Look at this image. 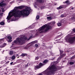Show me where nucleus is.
<instances>
[{"instance_id": "nucleus-19", "label": "nucleus", "mask_w": 75, "mask_h": 75, "mask_svg": "<svg viewBox=\"0 0 75 75\" xmlns=\"http://www.w3.org/2000/svg\"><path fill=\"white\" fill-rule=\"evenodd\" d=\"M26 55L27 54H26L22 53L21 55V57H25Z\"/></svg>"}, {"instance_id": "nucleus-46", "label": "nucleus", "mask_w": 75, "mask_h": 75, "mask_svg": "<svg viewBox=\"0 0 75 75\" xmlns=\"http://www.w3.org/2000/svg\"><path fill=\"white\" fill-rule=\"evenodd\" d=\"M34 7H37V6L35 5L34 6Z\"/></svg>"}, {"instance_id": "nucleus-41", "label": "nucleus", "mask_w": 75, "mask_h": 75, "mask_svg": "<svg viewBox=\"0 0 75 75\" xmlns=\"http://www.w3.org/2000/svg\"><path fill=\"white\" fill-rule=\"evenodd\" d=\"M6 59H7V57H6V58H5Z\"/></svg>"}, {"instance_id": "nucleus-9", "label": "nucleus", "mask_w": 75, "mask_h": 75, "mask_svg": "<svg viewBox=\"0 0 75 75\" xmlns=\"http://www.w3.org/2000/svg\"><path fill=\"white\" fill-rule=\"evenodd\" d=\"M64 52L62 50H60V55L61 56V57H62L66 55L65 53H64Z\"/></svg>"}, {"instance_id": "nucleus-45", "label": "nucleus", "mask_w": 75, "mask_h": 75, "mask_svg": "<svg viewBox=\"0 0 75 75\" xmlns=\"http://www.w3.org/2000/svg\"><path fill=\"white\" fill-rule=\"evenodd\" d=\"M54 58L52 59V60H54Z\"/></svg>"}, {"instance_id": "nucleus-43", "label": "nucleus", "mask_w": 75, "mask_h": 75, "mask_svg": "<svg viewBox=\"0 0 75 75\" xmlns=\"http://www.w3.org/2000/svg\"><path fill=\"white\" fill-rule=\"evenodd\" d=\"M71 10H74V8L72 7V8H71Z\"/></svg>"}, {"instance_id": "nucleus-10", "label": "nucleus", "mask_w": 75, "mask_h": 75, "mask_svg": "<svg viewBox=\"0 0 75 75\" xmlns=\"http://www.w3.org/2000/svg\"><path fill=\"white\" fill-rule=\"evenodd\" d=\"M7 38L8 39V42H10L12 41V40H11V39H12V38L11 37V36H8Z\"/></svg>"}, {"instance_id": "nucleus-33", "label": "nucleus", "mask_w": 75, "mask_h": 75, "mask_svg": "<svg viewBox=\"0 0 75 75\" xmlns=\"http://www.w3.org/2000/svg\"><path fill=\"white\" fill-rule=\"evenodd\" d=\"M71 20H74L75 19V17H72L71 18Z\"/></svg>"}, {"instance_id": "nucleus-51", "label": "nucleus", "mask_w": 75, "mask_h": 75, "mask_svg": "<svg viewBox=\"0 0 75 75\" xmlns=\"http://www.w3.org/2000/svg\"><path fill=\"white\" fill-rule=\"evenodd\" d=\"M19 61H20V60H19Z\"/></svg>"}, {"instance_id": "nucleus-13", "label": "nucleus", "mask_w": 75, "mask_h": 75, "mask_svg": "<svg viewBox=\"0 0 75 75\" xmlns=\"http://www.w3.org/2000/svg\"><path fill=\"white\" fill-rule=\"evenodd\" d=\"M7 44L4 43L2 45L0 46V47L1 48H3Z\"/></svg>"}, {"instance_id": "nucleus-31", "label": "nucleus", "mask_w": 75, "mask_h": 75, "mask_svg": "<svg viewBox=\"0 0 75 75\" xmlns=\"http://www.w3.org/2000/svg\"><path fill=\"white\" fill-rule=\"evenodd\" d=\"M74 58H75V56L74 55L71 58V59H74Z\"/></svg>"}, {"instance_id": "nucleus-23", "label": "nucleus", "mask_w": 75, "mask_h": 75, "mask_svg": "<svg viewBox=\"0 0 75 75\" xmlns=\"http://www.w3.org/2000/svg\"><path fill=\"white\" fill-rule=\"evenodd\" d=\"M13 54V51H11L10 52V54L11 55Z\"/></svg>"}, {"instance_id": "nucleus-21", "label": "nucleus", "mask_w": 75, "mask_h": 75, "mask_svg": "<svg viewBox=\"0 0 75 75\" xmlns=\"http://www.w3.org/2000/svg\"><path fill=\"white\" fill-rule=\"evenodd\" d=\"M47 19H48V20H51L52 19V17H47Z\"/></svg>"}, {"instance_id": "nucleus-37", "label": "nucleus", "mask_w": 75, "mask_h": 75, "mask_svg": "<svg viewBox=\"0 0 75 75\" xmlns=\"http://www.w3.org/2000/svg\"><path fill=\"white\" fill-rule=\"evenodd\" d=\"M9 63V61H7V62H6V64H8V63Z\"/></svg>"}, {"instance_id": "nucleus-32", "label": "nucleus", "mask_w": 75, "mask_h": 75, "mask_svg": "<svg viewBox=\"0 0 75 75\" xmlns=\"http://www.w3.org/2000/svg\"><path fill=\"white\" fill-rule=\"evenodd\" d=\"M35 46L36 47H38V44H36L35 45Z\"/></svg>"}, {"instance_id": "nucleus-29", "label": "nucleus", "mask_w": 75, "mask_h": 75, "mask_svg": "<svg viewBox=\"0 0 75 75\" xmlns=\"http://www.w3.org/2000/svg\"><path fill=\"white\" fill-rule=\"evenodd\" d=\"M39 18H40V16H39L37 15L36 16V19H39Z\"/></svg>"}, {"instance_id": "nucleus-36", "label": "nucleus", "mask_w": 75, "mask_h": 75, "mask_svg": "<svg viewBox=\"0 0 75 75\" xmlns=\"http://www.w3.org/2000/svg\"><path fill=\"white\" fill-rule=\"evenodd\" d=\"M61 17H64V15H61Z\"/></svg>"}, {"instance_id": "nucleus-8", "label": "nucleus", "mask_w": 75, "mask_h": 75, "mask_svg": "<svg viewBox=\"0 0 75 75\" xmlns=\"http://www.w3.org/2000/svg\"><path fill=\"white\" fill-rule=\"evenodd\" d=\"M19 40H19V45H20V44L21 43V41H23L24 40H28L27 39V38L25 36H24L23 37H22L20 38L19 39Z\"/></svg>"}, {"instance_id": "nucleus-44", "label": "nucleus", "mask_w": 75, "mask_h": 75, "mask_svg": "<svg viewBox=\"0 0 75 75\" xmlns=\"http://www.w3.org/2000/svg\"><path fill=\"white\" fill-rule=\"evenodd\" d=\"M2 10H4V8H1Z\"/></svg>"}, {"instance_id": "nucleus-49", "label": "nucleus", "mask_w": 75, "mask_h": 75, "mask_svg": "<svg viewBox=\"0 0 75 75\" xmlns=\"http://www.w3.org/2000/svg\"><path fill=\"white\" fill-rule=\"evenodd\" d=\"M18 58H19V57H18Z\"/></svg>"}, {"instance_id": "nucleus-17", "label": "nucleus", "mask_w": 75, "mask_h": 75, "mask_svg": "<svg viewBox=\"0 0 75 75\" xmlns=\"http://www.w3.org/2000/svg\"><path fill=\"white\" fill-rule=\"evenodd\" d=\"M25 7L24 6H19V9H21L24 8Z\"/></svg>"}, {"instance_id": "nucleus-35", "label": "nucleus", "mask_w": 75, "mask_h": 75, "mask_svg": "<svg viewBox=\"0 0 75 75\" xmlns=\"http://www.w3.org/2000/svg\"><path fill=\"white\" fill-rule=\"evenodd\" d=\"M37 41H35L34 42H33L34 43H36V42H37Z\"/></svg>"}, {"instance_id": "nucleus-11", "label": "nucleus", "mask_w": 75, "mask_h": 75, "mask_svg": "<svg viewBox=\"0 0 75 75\" xmlns=\"http://www.w3.org/2000/svg\"><path fill=\"white\" fill-rule=\"evenodd\" d=\"M38 3H44V0H37Z\"/></svg>"}, {"instance_id": "nucleus-2", "label": "nucleus", "mask_w": 75, "mask_h": 75, "mask_svg": "<svg viewBox=\"0 0 75 75\" xmlns=\"http://www.w3.org/2000/svg\"><path fill=\"white\" fill-rule=\"evenodd\" d=\"M49 71L47 72V75H54L55 72L58 70L57 67L55 65L53 64L49 68Z\"/></svg>"}, {"instance_id": "nucleus-38", "label": "nucleus", "mask_w": 75, "mask_h": 75, "mask_svg": "<svg viewBox=\"0 0 75 75\" xmlns=\"http://www.w3.org/2000/svg\"><path fill=\"white\" fill-rule=\"evenodd\" d=\"M13 64V62H11V63H10V65H12Z\"/></svg>"}, {"instance_id": "nucleus-20", "label": "nucleus", "mask_w": 75, "mask_h": 75, "mask_svg": "<svg viewBox=\"0 0 75 75\" xmlns=\"http://www.w3.org/2000/svg\"><path fill=\"white\" fill-rule=\"evenodd\" d=\"M33 38V36L31 35L30 36V37L28 39L27 41H28V40H30L31 38Z\"/></svg>"}, {"instance_id": "nucleus-24", "label": "nucleus", "mask_w": 75, "mask_h": 75, "mask_svg": "<svg viewBox=\"0 0 75 75\" xmlns=\"http://www.w3.org/2000/svg\"><path fill=\"white\" fill-rule=\"evenodd\" d=\"M0 24H1V25H3L4 24V23L3 22H1L0 23Z\"/></svg>"}, {"instance_id": "nucleus-1", "label": "nucleus", "mask_w": 75, "mask_h": 75, "mask_svg": "<svg viewBox=\"0 0 75 75\" xmlns=\"http://www.w3.org/2000/svg\"><path fill=\"white\" fill-rule=\"evenodd\" d=\"M12 14H10L7 17L8 20H10L11 17H13L11 21H16L18 20L19 17V6L15 7L11 11Z\"/></svg>"}, {"instance_id": "nucleus-18", "label": "nucleus", "mask_w": 75, "mask_h": 75, "mask_svg": "<svg viewBox=\"0 0 75 75\" xmlns=\"http://www.w3.org/2000/svg\"><path fill=\"white\" fill-rule=\"evenodd\" d=\"M48 61L47 60H45L43 62V64H47V62H48Z\"/></svg>"}, {"instance_id": "nucleus-26", "label": "nucleus", "mask_w": 75, "mask_h": 75, "mask_svg": "<svg viewBox=\"0 0 75 75\" xmlns=\"http://www.w3.org/2000/svg\"><path fill=\"white\" fill-rule=\"evenodd\" d=\"M39 59V57L38 56L36 57L35 58V60H38Z\"/></svg>"}, {"instance_id": "nucleus-53", "label": "nucleus", "mask_w": 75, "mask_h": 75, "mask_svg": "<svg viewBox=\"0 0 75 75\" xmlns=\"http://www.w3.org/2000/svg\"><path fill=\"white\" fill-rule=\"evenodd\" d=\"M68 0H67V1H68Z\"/></svg>"}, {"instance_id": "nucleus-54", "label": "nucleus", "mask_w": 75, "mask_h": 75, "mask_svg": "<svg viewBox=\"0 0 75 75\" xmlns=\"http://www.w3.org/2000/svg\"><path fill=\"white\" fill-rule=\"evenodd\" d=\"M19 16H20V14H19Z\"/></svg>"}, {"instance_id": "nucleus-30", "label": "nucleus", "mask_w": 75, "mask_h": 75, "mask_svg": "<svg viewBox=\"0 0 75 75\" xmlns=\"http://www.w3.org/2000/svg\"><path fill=\"white\" fill-rule=\"evenodd\" d=\"M67 4H69V1H67L66 2H65Z\"/></svg>"}, {"instance_id": "nucleus-15", "label": "nucleus", "mask_w": 75, "mask_h": 75, "mask_svg": "<svg viewBox=\"0 0 75 75\" xmlns=\"http://www.w3.org/2000/svg\"><path fill=\"white\" fill-rule=\"evenodd\" d=\"M63 8V6H60L59 7L57 8V10H60V9H62Z\"/></svg>"}, {"instance_id": "nucleus-28", "label": "nucleus", "mask_w": 75, "mask_h": 75, "mask_svg": "<svg viewBox=\"0 0 75 75\" xmlns=\"http://www.w3.org/2000/svg\"><path fill=\"white\" fill-rule=\"evenodd\" d=\"M57 25L58 26H61V23H59L57 24Z\"/></svg>"}, {"instance_id": "nucleus-48", "label": "nucleus", "mask_w": 75, "mask_h": 75, "mask_svg": "<svg viewBox=\"0 0 75 75\" xmlns=\"http://www.w3.org/2000/svg\"><path fill=\"white\" fill-rule=\"evenodd\" d=\"M21 0V1H23V0Z\"/></svg>"}, {"instance_id": "nucleus-16", "label": "nucleus", "mask_w": 75, "mask_h": 75, "mask_svg": "<svg viewBox=\"0 0 75 75\" xmlns=\"http://www.w3.org/2000/svg\"><path fill=\"white\" fill-rule=\"evenodd\" d=\"M5 6V4L4 3H1L0 4V6L1 7H3V6Z\"/></svg>"}, {"instance_id": "nucleus-4", "label": "nucleus", "mask_w": 75, "mask_h": 75, "mask_svg": "<svg viewBox=\"0 0 75 75\" xmlns=\"http://www.w3.org/2000/svg\"><path fill=\"white\" fill-rule=\"evenodd\" d=\"M40 28L41 29L40 30H42V31L44 30L45 28H46L45 29V31H47L49 30H50V29H52V27L50 25L48 26V25L47 24H45L42 26L41 28Z\"/></svg>"}, {"instance_id": "nucleus-47", "label": "nucleus", "mask_w": 75, "mask_h": 75, "mask_svg": "<svg viewBox=\"0 0 75 75\" xmlns=\"http://www.w3.org/2000/svg\"><path fill=\"white\" fill-rule=\"evenodd\" d=\"M60 58V57H59V58H58V59H59Z\"/></svg>"}, {"instance_id": "nucleus-5", "label": "nucleus", "mask_w": 75, "mask_h": 75, "mask_svg": "<svg viewBox=\"0 0 75 75\" xmlns=\"http://www.w3.org/2000/svg\"><path fill=\"white\" fill-rule=\"evenodd\" d=\"M68 42L70 44H72L75 41V36L72 38H70L68 39Z\"/></svg>"}, {"instance_id": "nucleus-40", "label": "nucleus", "mask_w": 75, "mask_h": 75, "mask_svg": "<svg viewBox=\"0 0 75 75\" xmlns=\"http://www.w3.org/2000/svg\"><path fill=\"white\" fill-rule=\"evenodd\" d=\"M17 62L18 63L19 62V60H18L17 61Z\"/></svg>"}, {"instance_id": "nucleus-6", "label": "nucleus", "mask_w": 75, "mask_h": 75, "mask_svg": "<svg viewBox=\"0 0 75 75\" xmlns=\"http://www.w3.org/2000/svg\"><path fill=\"white\" fill-rule=\"evenodd\" d=\"M18 43H19V37H18L16 40L12 42V45H15L18 44Z\"/></svg>"}, {"instance_id": "nucleus-34", "label": "nucleus", "mask_w": 75, "mask_h": 75, "mask_svg": "<svg viewBox=\"0 0 75 75\" xmlns=\"http://www.w3.org/2000/svg\"><path fill=\"white\" fill-rule=\"evenodd\" d=\"M7 64L5 63V64L4 65V67H6V65H7Z\"/></svg>"}, {"instance_id": "nucleus-3", "label": "nucleus", "mask_w": 75, "mask_h": 75, "mask_svg": "<svg viewBox=\"0 0 75 75\" xmlns=\"http://www.w3.org/2000/svg\"><path fill=\"white\" fill-rule=\"evenodd\" d=\"M31 9L30 7L27 6L25 8V9H23L21 11H19V12H21V15L23 16H28L30 14Z\"/></svg>"}, {"instance_id": "nucleus-12", "label": "nucleus", "mask_w": 75, "mask_h": 75, "mask_svg": "<svg viewBox=\"0 0 75 75\" xmlns=\"http://www.w3.org/2000/svg\"><path fill=\"white\" fill-rule=\"evenodd\" d=\"M40 68H41V67H40V66L38 65L36 66L34 68L35 70H37V69H40Z\"/></svg>"}, {"instance_id": "nucleus-7", "label": "nucleus", "mask_w": 75, "mask_h": 75, "mask_svg": "<svg viewBox=\"0 0 75 75\" xmlns=\"http://www.w3.org/2000/svg\"><path fill=\"white\" fill-rule=\"evenodd\" d=\"M41 31H42V30H41V28H40L38 29V30L36 34H35L33 37H38V35H39V34H40V33H42L43 32Z\"/></svg>"}, {"instance_id": "nucleus-14", "label": "nucleus", "mask_w": 75, "mask_h": 75, "mask_svg": "<svg viewBox=\"0 0 75 75\" xmlns=\"http://www.w3.org/2000/svg\"><path fill=\"white\" fill-rule=\"evenodd\" d=\"M43 65H44V64L42 63H40L39 64V66L40 67V68H41L42 67Z\"/></svg>"}, {"instance_id": "nucleus-50", "label": "nucleus", "mask_w": 75, "mask_h": 75, "mask_svg": "<svg viewBox=\"0 0 75 75\" xmlns=\"http://www.w3.org/2000/svg\"><path fill=\"white\" fill-rule=\"evenodd\" d=\"M19 47H21V46H19Z\"/></svg>"}, {"instance_id": "nucleus-39", "label": "nucleus", "mask_w": 75, "mask_h": 75, "mask_svg": "<svg viewBox=\"0 0 75 75\" xmlns=\"http://www.w3.org/2000/svg\"><path fill=\"white\" fill-rule=\"evenodd\" d=\"M39 75H42V74L41 73H40L39 74Z\"/></svg>"}, {"instance_id": "nucleus-22", "label": "nucleus", "mask_w": 75, "mask_h": 75, "mask_svg": "<svg viewBox=\"0 0 75 75\" xmlns=\"http://www.w3.org/2000/svg\"><path fill=\"white\" fill-rule=\"evenodd\" d=\"M70 65H74V62H70L69 63Z\"/></svg>"}, {"instance_id": "nucleus-52", "label": "nucleus", "mask_w": 75, "mask_h": 75, "mask_svg": "<svg viewBox=\"0 0 75 75\" xmlns=\"http://www.w3.org/2000/svg\"><path fill=\"white\" fill-rule=\"evenodd\" d=\"M17 56H18V54H17Z\"/></svg>"}, {"instance_id": "nucleus-42", "label": "nucleus", "mask_w": 75, "mask_h": 75, "mask_svg": "<svg viewBox=\"0 0 75 75\" xmlns=\"http://www.w3.org/2000/svg\"><path fill=\"white\" fill-rule=\"evenodd\" d=\"M54 5H56V4H57V3H54Z\"/></svg>"}, {"instance_id": "nucleus-25", "label": "nucleus", "mask_w": 75, "mask_h": 75, "mask_svg": "<svg viewBox=\"0 0 75 75\" xmlns=\"http://www.w3.org/2000/svg\"><path fill=\"white\" fill-rule=\"evenodd\" d=\"M51 24H55V22L54 21H53L51 22Z\"/></svg>"}, {"instance_id": "nucleus-27", "label": "nucleus", "mask_w": 75, "mask_h": 75, "mask_svg": "<svg viewBox=\"0 0 75 75\" xmlns=\"http://www.w3.org/2000/svg\"><path fill=\"white\" fill-rule=\"evenodd\" d=\"M11 59H13V60L15 59V56H13L11 57Z\"/></svg>"}]
</instances>
